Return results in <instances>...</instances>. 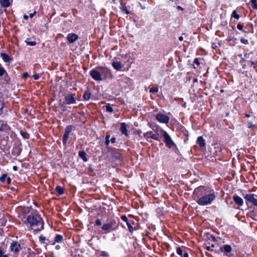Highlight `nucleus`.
I'll return each instance as SVG.
<instances>
[{
  "label": "nucleus",
  "mask_w": 257,
  "mask_h": 257,
  "mask_svg": "<svg viewBox=\"0 0 257 257\" xmlns=\"http://www.w3.org/2000/svg\"><path fill=\"white\" fill-rule=\"evenodd\" d=\"M29 76V75L27 72H25L23 74V77L25 79H26Z\"/></svg>",
  "instance_id": "53"
},
{
  "label": "nucleus",
  "mask_w": 257,
  "mask_h": 257,
  "mask_svg": "<svg viewBox=\"0 0 257 257\" xmlns=\"http://www.w3.org/2000/svg\"><path fill=\"white\" fill-rule=\"evenodd\" d=\"M20 134L24 139H28L29 138V134L26 132L21 131L20 132Z\"/></svg>",
  "instance_id": "29"
},
{
  "label": "nucleus",
  "mask_w": 257,
  "mask_h": 257,
  "mask_svg": "<svg viewBox=\"0 0 257 257\" xmlns=\"http://www.w3.org/2000/svg\"><path fill=\"white\" fill-rule=\"evenodd\" d=\"M63 240V236L60 234H56L55 237V241L52 244L54 245L56 242L59 243L61 242Z\"/></svg>",
  "instance_id": "25"
},
{
  "label": "nucleus",
  "mask_w": 257,
  "mask_h": 257,
  "mask_svg": "<svg viewBox=\"0 0 257 257\" xmlns=\"http://www.w3.org/2000/svg\"><path fill=\"white\" fill-rule=\"evenodd\" d=\"M115 140H116V138L115 137H112L110 142H111L112 143H114L115 142Z\"/></svg>",
  "instance_id": "57"
},
{
  "label": "nucleus",
  "mask_w": 257,
  "mask_h": 257,
  "mask_svg": "<svg viewBox=\"0 0 257 257\" xmlns=\"http://www.w3.org/2000/svg\"><path fill=\"white\" fill-rule=\"evenodd\" d=\"M0 4L3 8H8L10 5L9 0H0Z\"/></svg>",
  "instance_id": "24"
},
{
  "label": "nucleus",
  "mask_w": 257,
  "mask_h": 257,
  "mask_svg": "<svg viewBox=\"0 0 257 257\" xmlns=\"http://www.w3.org/2000/svg\"><path fill=\"white\" fill-rule=\"evenodd\" d=\"M120 130L121 133L123 135H124L126 136H128L127 130V126H126V124L125 123L122 122L121 123Z\"/></svg>",
  "instance_id": "17"
},
{
  "label": "nucleus",
  "mask_w": 257,
  "mask_h": 257,
  "mask_svg": "<svg viewBox=\"0 0 257 257\" xmlns=\"http://www.w3.org/2000/svg\"><path fill=\"white\" fill-rule=\"evenodd\" d=\"M1 56L4 60V61H5V62L10 63L12 60V59L10 58V57L6 53H1Z\"/></svg>",
  "instance_id": "19"
},
{
  "label": "nucleus",
  "mask_w": 257,
  "mask_h": 257,
  "mask_svg": "<svg viewBox=\"0 0 257 257\" xmlns=\"http://www.w3.org/2000/svg\"><path fill=\"white\" fill-rule=\"evenodd\" d=\"M110 137V136L109 135H107L105 136V144L107 146H108L110 143V140H109Z\"/></svg>",
  "instance_id": "41"
},
{
  "label": "nucleus",
  "mask_w": 257,
  "mask_h": 257,
  "mask_svg": "<svg viewBox=\"0 0 257 257\" xmlns=\"http://www.w3.org/2000/svg\"><path fill=\"white\" fill-rule=\"evenodd\" d=\"M194 63L196 64L197 65H199L200 64V62L199 61V59L198 58L195 59L194 61Z\"/></svg>",
  "instance_id": "54"
},
{
  "label": "nucleus",
  "mask_w": 257,
  "mask_h": 257,
  "mask_svg": "<svg viewBox=\"0 0 257 257\" xmlns=\"http://www.w3.org/2000/svg\"><path fill=\"white\" fill-rule=\"evenodd\" d=\"M197 144L200 147H204L205 146V141L202 137H199L197 140Z\"/></svg>",
  "instance_id": "22"
},
{
  "label": "nucleus",
  "mask_w": 257,
  "mask_h": 257,
  "mask_svg": "<svg viewBox=\"0 0 257 257\" xmlns=\"http://www.w3.org/2000/svg\"><path fill=\"white\" fill-rule=\"evenodd\" d=\"M150 138L155 140H158L159 139V134L158 133H155V134L152 133L151 136H150Z\"/></svg>",
  "instance_id": "32"
},
{
  "label": "nucleus",
  "mask_w": 257,
  "mask_h": 257,
  "mask_svg": "<svg viewBox=\"0 0 257 257\" xmlns=\"http://www.w3.org/2000/svg\"><path fill=\"white\" fill-rule=\"evenodd\" d=\"M95 225H97V226H100V225H101L102 223H101V222L100 220V219H97L95 221Z\"/></svg>",
  "instance_id": "49"
},
{
  "label": "nucleus",
  "mask_w": 257,
  "mask_h": 257,
  "mask_svg": "<svg viewBox=\"0 0 257 257\" xmlns=\"http://www.w3.org/2000/svg\"><path fill=\"white\" fill-rule=\"evenodd\" d=\"M185 249V247H177L176 248L177 253L181 257H189L188 253Z\"/></svg>",
  "instance_id": "11"
},
{
  "label": "nucleus",
  "mask_w": 257,
  "mask_h": 257,
  "mask_svg": "<svg viewBox=\"0 0 257 257\" xmlns=\"http://www.w3.org/2000/svg\"><path fill=\"white\" fill-rule=\"evenodd\" d=\"M6 73L5 69L2 67H0V77L4 75Z\"/></svg>",
  "instance_id": "40"
},
{
  "label": "nucleus",
  "mask_w": 257,
  "mask_h": 257,
  "mask_svg": "<svg viewBox=\"0 0 257 257\" xmlns=\"http://www.w3.org/2000/svg\"><path fill=\"white\" fill-rule=\"evenodd\" d=\"M100 74L103 79L109 77L110 75V72L109 69L104 68L99 69Z\"/></svg>",
  "instance_id": "12"
},
{
  "label": "nucleus",
  "mask_w": 257,
  "mask_h": 257,
  "mask_svg": "<svg viewBox=\"0 0 257 257\" xmlns=\"http://www.w3.org/2000/svg\"><path fill=\"white\" fill-rule=\"evenodd\" d=\"M25 42L26 43L27 45L34 46L36 45V42L35 41H30L29 39H27Z\"/></svg>",
  "instance_id": "31"
},
{
  "label": "nucleus",
  "mask_w": 257,
  "mask_h": 257,
  "mask_svg": "<svg viewBox=\"0 0 257 257\" xmlns=\"http://www.w3.org/2000/svg\"><path fill=\"white\" fill-rule=\"evenodd\" d=\"M10 129V126L4 120H0V132L7 131Z\"/></svg>",
  "instance_id": "16"
},
{
  "label": "nucleus",
  "mask_w": 257,
  "mask_h": 257,
  "mask_svg": "<svg viewBox=\"0 0 257 257\" xmlns=\"http://www.w3.org/2000/svg\"><path fill=\"white\" fill-rule=\"evenodd\" d=\"M177 9L179 10L183 11V9L181 6H177Z\"/></svg>",
  "instance_id": "62"
},
{
  "label": "nucleus",
  "mask_w": 257,
  "mask_h": 257,
  "mask_svg": "<svg viewBox=\"0 0 257 257\" xmlns=\"http://www.w3.org/2000/svg\"><path fill=\"white\" fill-rule=\"evenodd\" d=\"M193 196L197 203L202 206L210 204L215 198L214 194L211 193L209 188L203 186L194 190Z\"/></svg>",
  "instance_id": "1"
},
{
  "label": "nucleus",
  "mask_w": 257,
  "mask_h": 257,
  "mask_svg": "<svg viewBox=\"0 0 257 257\" xmlns=\"http://www.w3.org/2000/svg\"><path fill=\"white\" fill-rule=\"evenodd\" d=\"M254 124L252 123V122H248V124H247V127L248 128H252L253 127H254Z\"/></svg>",
  "instance_id": "50"
},
{
  "label": "nucleus",
  "mask_w": 257,
  "mask_h": 257,
  "mask_svg": "<svg viewBox=\"0 0 257 257\" xmlns=\"http://www.w3.org/2000/svg\"><path fill=\"white\" fill-rule=\"evenodd\" d=\"M78 155H79V157L82 159L83 160V161L84 162H87L88 161V159L86 157V152L82 150V151H80L79 152H78Z\"/></svg>",
  "instance_id": "20"
},
{
  "label": "nucleus",
  "mask_w": 257,
  "mask_h": 257,
  "mask_svg": "<svg viewBox=\"0 0 257 257\" xmlns=\"http://www.w3.org/2000/svg\"><path fill=\"white\" fill-rule=\"evenodd\" d=\"M158 88L157 87H153L150 89V92L152 93H155L158 92Z\"/></svg>",
  "instance_id": "39"
},
{
  "label": "nucleus",
  "mask_w": 257,
  "mask_h": 257,
  "mask_svg": "<svg viewBox=\"0 0 257 257\" xmlns=\"http://www.w3.org/2000/svg\"><path fill=\"white\" fill-rule=\"evenodd\" d=\"M75 94L69 93L65 95V103L67 104H71L76 103V99L74 98Z\"/></svg>",
  "instance_id": "9"
},
{
  "label": "nucleus",
  "mask_w": 257,
  "mask_h": 257,
  "mask_svg": "<svg viewBox=\"0 0 257 257\" xmlns=\"http://www.w3.org/2000/svg\"><path fill=\"white\" fill-rule=\"evenodd\" d=\"M101 255L102 256H104V257H108L109 256V254L106 251H102L101 252Z\"/></svg>",
  "instance_id": "46"
},
{
  "label": "nucleus",
  "mask_w": 257,
  "mask_h": 257,
  "mask_svg": "<svg viewBox=\"0 0 257 257\" xmlns=\"http://www.w3.org/2000/svg\"><path fill=\"white\" fill-rule=\"evenodd\" d=\"M10 248L11 252L15 254H17L22 249V247L20 243L18 241H13L10 244Z\"/></svg>",
  "instance_id": "5"
},
{
  "label": "nucleus",
  "mask_w": 257,
  "mask_h": 257,
  "mask_svg": "<svg viewBox=\"0 0 257 257\" xmlns=\"http://www.w3.org/2000/svg\"><path fill=\"white\" fill-rule=\"evenodd\" d=\"M231 17L234 18L236 20H238L240 17L238 14H237L236 11L234 10L232 13Z\"/></svg>",
  "instance_id": "33"
},
{
  "label": "nucleus",
  "mask_w": 257,
  "mask_h": 257,
  "mask_svg": "<svg viewBox=\"0 0 257 257\" xmlns=\"http://www.w3.org/2000/svg\"><path fill=\"white\" fill-rule=\"evenodd\" d=\"M91 95V92L89 90H87V91H85L83 95V97L84 100H88L90 98Z\"/></svg>",
  "instance_id": "26"
},
{
  "label": "nucleus",
  "mask_w": 257,
  "mask_h": 257,
  "mask_svg": "<svg viewBox=\"0 0 257 257\" xmlns=\"http://www.w3.org/2000/svg\"><path fill=\"white\" fill-rule=\"evenodd\" d=\"M151 134L152 131H149L147 133H144L143 136L147 140H148V139L150 138Z\"/></svg>",
  "instance_id": "36"
},
{
  "label": "nucleus",
  "mask_w": 257,
  "mask_h": 257,
  "mask_svg": "<svg viewBox=\"0 0 257 257\" xmlns=\"http://www.w3.org/2000/svg\"><path fill=\"white\" fill-rule=\"evenodd\" d=\"M65 104H66V103L65 102H63V103L60 102L59 103V105L60 106L61 108H62V109L63 111H64L66 110Z\"/></svg>",
  "instance_id": "42"
},
{
  "label": "nucleus",
  "mask_w": 257,
  "mask_h": 257,
  "mask_svg": "<svg viewBox=\"0 0 257 257\" xmlns=\"http://www.w3.org/2000/svg\"><path fill=\"white\" fill-rule=\"evenodd\" d=\"M7 133V136L6 137L7 140H8L9 139V137H10L12 140H14L15 139H16V137H17V135L16 134L13 132L11 130V128H10V129L9 130H8L7 131H6Z\"/></svg>",
  "instance_id": "18"
},
{
  "label": "nucleus",
  "mask_w": 257,
  "mask_h": 257,
  "mask_svg": "<svg viewBox=\"0 0 257 257\" xmlns=\"http://www.w3.org/2000/svg\"><path fill=\"white\" fill-rule=\"evenodd\" d=\"M0 257H8V255L3 254V251L2 248H0Z\"/></svg>",
  "instance_id": "51"
},
{
  "label": "nucleus",
  "mask_w": 257,
  "mask_h": 257,
  "mask_svg": "<svg viewBox=\"0 0 257 257\" xmlns=\"http://www.w3.org/2000/svg\"><path fill=\"white\" fill-rule=\"evenodd\" d=\"M206 249L208 250H212L213 249L211 248L210 246H207L206 247Z\"/></svg>",
  "instance_id": "64"
},
{
  "label": "nucleus",
  "mask_w": 257,
  "mask_h": 257,
  "mask_svg": "<svg viewBox=\"0 0 257 257\" xmlns=\"http://www.w3.org/2000/svg\"><path fill=\"white\" fill-rule=\"evenodd\" d=\"M121 5H122V10L124 12H125L126 14H130V12L127 10L126 6L122 5V4H121Z\"/></svg>",
  "instance_id": "43"
},
{
  "label": "nucleus",
  "mask_w": 257,
  "mask_h": 257,
  "mask_svg": "<svg viewBox=\"0 0 257 257\" xmlns=\"http://www.w3.org/2000/svg\"><path fill=\"white\" fill-rule=\"evenodd\" d=\"M10 189L12 191H16L17 190L16 188L14 187H12L10 188Z\"/></svg>",
  "instance_id": "61"
},
{
  "label": "nucleus",
  "mask_w": 257,
  "mask_h": 257,
  "mask_svg": "<svg viewBox=\"0 0 257 257\" xmlns=\"http://www.w3.org/2000/svg\"><path fill=\"white\" fill-rule=\"evenodd\" d=\"M163 137L164 138V142L166 145L171 148L175 145L174 142L172 141L169 135L165 131L163 132Z\"/></svg>",
  "instance_id": "6"
},
{
  "label": "nucleus",
  "mask_w": 257,
  "mask_h": 257,
  "mask_svg": "<svg viewBox=\"0 0 257 257\" xmlns=\"http://www.w3.org/2000/svg\"><path fill=\"white\" fill-rule=\"evenodd\" d=\"M69 134H67V133H64V134L62 138V141L64 145H65L67 143L68 139L69 138Z\"/></svg>",
  "instance_id": "30"
},
{
  "label": "nucleus",
  "mask_w": 257,
  "mask_h": 257,
  "mask_svg": "<svg viewBox=\"0 0 257 257\" xmlns=\"http://www.w3.org/2000/svg\"><path fill=\"white\" fill-rule=\"evenodd\" d=\"M55 190L59 195H62L64 193V189L60 186H56L55 188Z\"/></svg>",
  "instance_id": "28"
},
{
  "label": "nucleus",
  "mask_w": 257,
  "mask_h": 257,
  "mask_svg": "<svg viewBox=\"0 0 257 257\" xmlns=\"http://www.w3.org/2000/svg\"><path fill=\"white\" fill-rule=\"evenodd\" d=\"M28 16L26 15H24V16H23V18L24 19L26 20H27L28 19Z\"/></svg>",
  "instance_id": "60"
},
{
  "label": "nucleus",
  "mask_w": 257,
  "mask_h": 257,
  "mask_svg": "<svg viewBox=\"0 0 257 257\" xmlns=\"http://www.w3.org/2000/svg\"><path fill=\"white\" fill-rule=\"evenodd\" d=\"M219 250L223 252V254H225V245H223L219 247Z\"/></svg>",
  "instance_id": "48"
},
{
  "label": "nucleus",
  "mask_w": 257,
  "mask_h": 257,
  "mask_svg": "<svg viewBox=\"0 0 257 257\" xmlns=\"http://www.w3.org/2000/svg\"><path fill=\"white\" fill-rule=\"evenodd\" d=\"M106 111L108 112H112L113 111V108L109 105L107 104L105 106Z\"/></svg>",
  "instance_id": "35"
},
{
  "label": "nucleus",
  "mask_w": 257,
  "mask_h": 257,
  "mask_svg": "<svg viewBox=\"0 0 257 257\" xmlns=\"http://www.w3.org/2000/svg\"><path fill=\"white\" fill-rule=\"evenodd\" d=\"M7 182L8 184H10L11 182V179L10 177L7 178Z\"/></svg>",
  "instance_id": "59"
},
{
  "label": "nucleus",
  "mask_w": 257,
  "mask_h": 257,
  "mask_svg": "<svg viewBox=\"0 0 257 257\" xmlns=\"http://www.w3.org/2000/svg\"><path fill=\"white\" fill-rule=\"evenodd\" d=\"M36 11H34L33 13H31L30 14V17L31 18H32L34 17V16L36 14Z\"/></svg>",
  "instance_id": "58"
},
{
  "label": "nucleus",
  "mask_w": 257,
  "mask_h": 257,
  "mask_svg": "<svg viewBox=\"0 0 257 257\" xmlns=\"http://www.w3.org/2000/svg\"><path fill=\"white\" fill-rule=\"evenodd\" d=\"M45 240H46V237H44V236L40 235L39 236V241L41 242V243H45L44 241Z\"/></svg>",
  "instance_id": "44"
},
{
  "label": "nucleus",
  "mask_w": 257,
  "mask_h": 257,
  "mask_svg": "<svg viewBox=\"0 0 257 257\" xmlns=\"http://www.w3.org/2000/svg\"><path fill=\"white\" fill-rule=\"evenodd\" d=\"M256 195L252 194H247L245 196V199L252 204L257 206V199L255 197Z\"/></svg>",
  "instance_id": "10"
},
{
  "label": "nucleus",
  "mask_w": 257,
  "mask_h": 257,
  "mask_svg": "<svg viewBox=\"0 0 257 257\" xmlns=\"http://www.w3.org/2000/svg\"><path fill=\"white\" fill-rule=\"evenodd\" d=\"M13 169L14 171H16L18 170V167L17 166H14L13 167Z\"/></svg>",
  "instance_id": "63"
},
{
  "label": "nucleus",
  "mask_w": 257,
  "mask_h": 257,
  "mask_svg": "<svg viewBox=\"0 0 257 257\" xmlns=\"http://www.w3.org/2000/svg\"><path fill=\"white\" fill-rule=\"evenodd\" d=\"M121 219L122 220L125 222L126 223H127V222H128V220L127 217L124 215H123L121 216Z\"/></svg>",
  "instance_id": "45"
},
{
  "label": "nucleus",
  "mask_w": 257,
  "mask_h": 257,
  "mask_svg": "<svg viewBox=\"0 0 257 257\" xmlns=\"http://www.w3.org/2000/svg\"><path fill=\"white\" fill-rule=\"evenodd\" d=\"M33 77H34L35 80H38L40 76L38 74H35L33 75Z\"/></svg>",
  "instance_id": "52"
},
{
  "label": "nucleus",
  "mask_w": 257,
  "mask_h": 257,
  "mask_svg": "<svg viewBox=\"0 0 257 257\" xmlns=\"http://www.w3.org/2000/svg\"><path fill=\"white\" fill-rule=\"evenodd\" d=\"M250 2L252 5V7L255 9L257 10V2L256 0H251Z\"/></svg>",
  "instance_id": "34"
},
{
  "label": "nucleus",
  "mask_w": 257,
  "mask_h": 257,
  "mask_svg": "<svg viewBox=\"0 0 257 257\" xmlns=\"http://www.w3.org/2000/svg\"><path fill=\"white\" fill-rule=\"evenodd\" d=\"M74 128V127L72 125H68L66 127L64 133L69 135Z\"/></svg>",
  "instance_id": "27"
},
{
  "label": "nucleus",
  "mask_w": 257,
  "mask_h": 257,
  "mask_svg": "<svg viewBox=\"0 0 257 257\" xmlns=\"http://www.w3.org/2000/svg\"><path fill=\"white\" fill-rule=\"evenodd\" d=\"M237 28L238 30H241L243 29L242 26L240 24H238L237 25Z\"/></svg>",
  "instance_id": "55"
},
{
  "label": "nucleus",
  "mask_w": 257,
  "mask_h": 257,
  "mask_svg": "<svg viewBox=\"0 0 257 257\" xmlns=\"http://www.w3.org/2000/svg\"><path fill=\"white\" fill-rule=\"evenodd\" d=\"M126 225L127 226L130 232L133 233L134 229L133 228V227L132 226L131 224L128 222H127Z\"/></svg>",
  "instance_id": "38"
},
{
  "label": "nucleus",
  "mask_w": 257,
  "mask_h": 257,
  "mask_svg": "<svg viewBox=\"0 0 257 257\" xmlns=\"http://www.w3.org/2000/svg\"><path fill=\"white\" fill-rule=\"evenodd\" d=\"M4 98L2 94L0 93V115H2L4 112Z\"/></svg>",
  "instance_id": "23"
},
{
  "label": "nucleus",
  "mask_w": 257,
  "mask_h": 257,
  "mask_svg": "<svg viewBox=\"0 0 257 257\" xmlns=\"http://www.w3.org/2000/svg\"><path fill=\"white\" fill-rule=\"evenodd\" d=\"M112 65L113 67V68L116 70H120L122 67V65L121 64L120 62L119 61L113 62L112 63Z\"/></svg>",
  "instance_id": "21"
},
{
  "label": "nucleus",
  "mask_w": 257,
  "mask_h": 257,
  "mask_svg": "<svg viewBox=\"0 0 257 257\" xmlns=\"http://www.w3.org/2000/svg\"><path fill=\"white\" fill-rule=\"evenodd\" d=\"M226 256L227 257H236L234 251H233L229 245H226Z\"/></svg>",
  "instance_id": "14"
},
{
  "label": "nucleus",
  "mask_w": 257,
  "mask_h": 257,
  "mask_svg": "<svg viewBox=\"0 0 257 257\" xmlns=\"http://www.w3.org/2000/svg\"><path fill=\"white\" fill-rule=\"evenodd\" d=\"M156 118L159 122L165 124H167L170 120L169 116L161 113H158L156 115Z\"/></svg>",
  "instance_id": "8"
},
{
  "label": "nucleus",
  "mask_w": 257,
  "mask_h": 257,
  "mask_svg": "<svg viewBox=\"0 0 257 257\" xmlns=\"http://www.w3.org/2000/svg\"><path fill=\"white\" fill-rule=\"evenodd\" d=\"M90 75L92 78L98 81H100L103 80V77H101L100 71L96 69H92L90 71Z\"/></svg>",
  "instance_id": "7"
},
{
  "label": "nucleus",
  "mask_w": 257,
  "mask_h": 257,
  "mask_svg": "<svg viewBox=\"0 0 257 257\" xmlns=\"http://www.w3.org/2000/svg\"><path fill=\"white\" fill-rule=\"evenodd\" d=\"M118 227V224L116 223L114 219H108L106 222L104 223L101 229L104 231L105 233H108L112 231L116 230Z\"/></svg>",
  "instance_id": "3"
},
{
  "label": "nucleus",
  "mask_w": 257,
  "mask_h": 257,
  "mask_svg": "<svg viewBox=\"0 0 257 257\" xmlns=\"http://www.w3.org/2000/svg\"><path fill=\"white\" fill-rule=\"evenodd\" d=\"M6 178H7V175L6 174H3L0 177V181L1 182H4L6 180Z\"/></svg>",
  "instance_id": "47"
},
{
  "label": "nucleus",
  "mask_w": 257,
  "mask_h": 257,
  "mask_svg": "<svg viewBox=\"0 0 257 257\" xmlns=\"http://www.w3.org/2000/svg\"><path fill=\"white\" fill-rule=\"evenodd\" d=\"M4 75H5L4 78V80L7 83H8V84L10 82V78L8 76L7 73H6Z\"/></svg>",
  "instance_id": "37"
},
{
  "label": "nucleus",
  "mask_w": 257,
  "mask_h": 257,
  "mask_svg": "<svg viewBox=\"0 0 257 257\" xmlns=\"http://www.w3.org/2000/svg\"><path fill=\"white\" fill-rule=\"evenodd\" d=\"M67 39L69 43H73L78 39V36L74 33H70L68 34Z\"/></svg>",
  "instance_id": "13"
},
{
  "label": "nucleus",
  "mask_w": 257,
  "mask_h": 257,
  "mask_svg": "<svg viewBox=\"0 0 257 257\" xmlns=\"http://www.w3.org/2000/svg\"><path fill=\"white\" fill-rule=\"evenodd\" d=\"M233 200L235 203L238 206H241L243 205V199L239 196L234 195L233 196Z\"/></svg>",
  "instance_id": "15"
},
{
  "label": "nucleus",
  "mask_w": 257,
  "mask_h": 257,
  "mask_svg": "<svg viewBox=\"0 0 257 257\" xmlns=\"http://www.w3.org/2000/svg\"><path fill=\"white\" fill-rule=\"evenodd\" d=\"M241 42L243 43V44H248V41L247 40H245V39H242L241 40Z\"/></svg>",
  "instance_id": "56"
},
{
  "label": "nucleus",
  "mask_w": 257,
  "mask_h": 257,
  "mask_svg": "<svg viewBox=\"0 0 257 257\" xmlns=\"http://www.w3.org/2000/svg\"><path fill=\"white\" fill-rule=\"evenodd\" d=\"M25 223L29 224L30 226L32 228L36 227L35 231L38 232L43 229L44 222L39 215H29L24 221Z\"/></svg>",
  "instance_id": "2"
},
{
  "label": "nucleus",
  "mask_w": 257,
  "mask_h": 257,
  "mask_svg": "<svg viewBox=\"0 0 257 257\" xmlns=\"http://www.w3.org/2000/svg\"><path fill=\"white\" fill-rule=\"evenodd\" d=\"M21 146V141L19 140H16L12 151V154L13 156L17 157L20 155L22 150Z\"/></svg>",
  "instance_id": "4"
}]
</instances>
